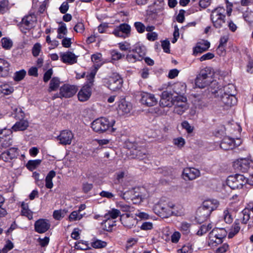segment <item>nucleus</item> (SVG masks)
<instances>
[{
  "instance_id": "obj_50",
  "label": "nucleus",
  "mask_w": 253,
  "mask_h": 253,
  "mask_svg": "<svg viewBox=\"0 0 253 253\" xmlns=\"http://www.w3.org/2000/svg\"><path fill=\"white\" fill-rule=\"evenodd\" d=\"M33 177L36 180V184L40 187L43 188L44 186V182L43 181V178H40V174L38 172H35L33 173Z\"/></svg>"
},
{
  "instance_id": "obj_63",
  "label": "nucleus",
  "mask_w": 253,
  "mask_h": 253,
  "mask_svg": "<svg viewBox=\"0 0 253 253\" xmlns=\"http://www.w3.org/2000/svg\"><path fill=\"white\" fill-rule=\"evenodd\" d=\"M245 20L250 23L253 22V12L246 11L243 15Z\"/></svg>"
},
{
  "instance_id": "obj_1",
  "label": "nucleus",
  "mask_w": 253,
  "mask_h": 253,
  "mask_svg": "<svg viewBox=\"0 0 253 253\" xmlns=\"http://www.w3.org/2000/svg\"><path fill=\"white\" fill-rule=\"evenodd\" d=\"M209 91L218 97L221 101V105L227 108L231 107L237 103V98L234 95L235 88L233 84H228L223 88L219 87L216 82L212 84V85L209 88Z\"/></svg>"
},
{
  "instance_id": "obj_17",
  "label": "nucleus",
  "mask_w": 253,
  "mask_h": 253,
  "mask_svg": "<svg viewBox=\"0 0 253 253\" xmlns=\"http://www.w3.org/2000/svg\"><path fill=\"white\" fill-rule=\"evenodd\" d=\"M121 221L123 225L127 228H131L137 223L135 218L132 215L125 214L121 216Z\"/></svg>"
},
{
  "instance_id": "obj_51",
  "label": "nucleus",
  "mask_w": 253,
  "mask_h": 253,
  "mask_svg": "<svg viewBox=\"0 0 253 253\" xmlns=\"http://www.w3.org/2000/svg\"><path fill=\"white\" fill-rule=\"evenodd\" d=\"M242 213L243 214L242 222L244 224H246L250 218V211L248 209H245L242 211Z\"/></svg>"
},
{
  "instance_id": "obj_27",
  "label": "nucleus",
  "mask_w": 253,
  "mask_h": 253,
  "mask_svg": "<svg viewBox=\"0 0 253 253\" xmlns=\"http://www.w3.org/2000/svg\"><path fill=\"white\" fill-rule=\"evenodd\" d=\"M210 46V43L208 41H203L197 43L193 48V54L196 55L207 50Z\"/></svg>"
},
{
  "instance_id": "obj_37",
  "label": "nucleus",
  "mask_w": 253,
  "mask_h": 253,
  "mask_svg": "<svg viewBox=\"0 0 253 253\" xmlns=\"http://www.w3.org/2000/svg\"><path fill=\"white\" fill-rule=\"evenodd\" d=\"M91 61L94 63L95 66L97 67L96 68H99L102 65V54L100 53H96L91 55Z\"/></svg>"
},
{
  "instance_id": "obj_38",
  "label": "nucleus",
  "mask_w": 253,
  "mask_h": 253,
  "mask_svg": "<svg viewBox=\"0 0 253 253\" xmlns=\"http://www.w3.org/2000/svg\"><path fill=\"white\" fill-rule=\"evenodd\" d=\"M60 83V81L58 78H53L50 82L48 91L51 92L56 90L59 86Z\"/></svg>"
},
{
  "instance_id": "obj_31",
  "label": "nucleus",
  "mask_w": 253,
  "mask_h": 253,
  "mask_svg": "<svg viewBox=\"0 0 253 253\" xmlns=\"http://www.w3.org/2000/svg\"><path fill=\"white\" fill-rule=\"evenodd\" d=\"M121 212L119 210L112 209L104 215L105 219L114 220L120 216Z\"/></svg>"
},
{
  "instance_id": "obj_19",
  "label": "nucleus",
  "mask_w": 253,
  "mask_h": 253,
  "mask_svg": "<svg viewBox=\"0 0 253 253\" xmlns=\"http://www.w3.org/2000/svg\"><path fill=\"white\" fill-rule=\"evenodd\" d=\"M233 166L238 170L246 172L250 168V161L246 159L237 160L234 162Z\"/></svg>"
},
{
  "instance_id": "obj_56",
  "label": "nucleus",
  "mask_w": 253,
  "mask_h": 253,
  "mask_svg": "<svg viewBox=\"0 0 253 253\" xmlns=\"http://www.w3.org/2000/svg\"><path fill=\"white\" fill-rule=\"evenodd\" d=\"M230 127L232 129H233V131L231 132V133L233 134H239L242 130L240 125L237 123L233 122L232 123Z\"/></svg>"
},
{
  "instance_id": "obj_30",
  "label": "nucleus",
  "mask_w": 253,
  "mask_h": 253,
  "mask_svg": "<svg viewBox=\"0 0 253 253\" xmlns=\"http://www.w3.org/2000/svg\"><path fill=\"white\" fill-rule=\"evenodd\" d=\"M198 76L204 78L206 80H207V81L211 82V86L212 85V84L215 82H212L211 73L210 68L206 67L201 70L200 73L198 75Z\"/></svg>"
},
{
  "instance_id": "obj_43",
  "label": "nucleus",
  "mask_w": 253,
  "mask_h": 253,
  "mask_svg": "<svg viewBox=\"0 0 253 253\" xmlns=\"http://www.w3.org/2000/svg\"><path fill=\"white\" fill-rule=\"evenodd\" d=\"M67 212L66 210H56L53 212V216L56 220H60L65 216Z\"/></svg>"
},
{
  "instance_id": "obj_39",
  "label": "nucleus",
  "mask_w": 253,
  "mask_h": 253,
  "mask_svg": "<svg viewBox=\"0 0 253 253\" xmlns=\"http://www.w3.org/2000/svg\"><path fill=\"white\" fill-rule=\"evenodd\" d=\"M240 230L239 221L236 220L228 234V238H232L237 234Z\"/></svg>"
},
{
  "instance_id": "obj_16",
  "label": "nucleus",
  "mask_w": 253,
  "mask_h": 253,
  "mask_svg": "<svg viewBox=\"0 0 253 253\" xmlns=\"http://www.w3.org/2000/svg\"><path fill=\"white\" fill-rule=\"evenodd\" d=\"M174 100L171 94L167 91H164L162 93L160 106L162 107H170L173 105Z\"/></svg>"
},
{
  "instance_id": "obj_11",
  "label": "nucleus",
  "mask_w": 253,
  "mask_h": 253,
  "mask_svg": "<svg viewBox=\"0 0 253 253\" xmlns=\"http://www.w3.org/2000/svg\"><path fill=\"white\" fill-rule=\"evenodd\" d=\"M18 156L17 149L14 147L11 148L4 151L0 155V160L5 162H11L15 159Z\"/></svg>"
},
{
  "instance_id": "obj_18",
  "label": "nucleus",
  "mask_w": 253,
  "mask_h": 253,
  "mask_svg": "<svg viewBox=\"0 0 253 253\" xmlns=\"http://www.w3.org/2000/svg\"><path fill=\"white\" fill-rule=\"evenodd\" d=\"M60 57L61 61L63 63L68 64L72 65L77 62L78 56L70 51L61 53Z\"/></svg>"
},
{
  "instance_id": "obj_6",
  "label": "nucleus",
  "mask_w": 253,
  "mask_h": 253,
  "mask_svg": "<svg viewBox=\"0 0 253 253\" xmlns=\"http://www.w3.org/2000/svg\"><path fill=\"white\" fill-rule=\"evenodd\" d=\"M247 179L242 174H235L228 177L227 184L232 189H240L246 184Z\"/></svg>"
},
{
  "instance_id": "obj_26",
  "label": "nucleus",
  "mask_w": 253,
  "mask_h": 253,
  "mask_svg": "<svg viewBox=\"0 0 253 253\" xmlns=\"http://www.w3.org/2000/svg\"><path fill=\"white\" fill-rule=\"evenodd\" d=\"M32 17L31 16L24 17L20 25V28L23 33H26L33 26Z\"/></svg>"
},
{
  "instance_id": "obj_2",
  "label": "nucleus",
  "mask_w": 253,
  "mask_h": 253,
  "mask_svg": "<svg viewBox=\"0 0 253 253\" xmlns=\"http://www.w3.org/2000/svg\"><path fill=\"white\" fill-rule=\"evenodd\" d=\"M226 10L222 6L217 7L211 11V19L213 26L216 28H221L225 23L226 13L230 16L232 11L233 4L226 0Z\"/></svg>"
},
{
  "instance_id": "obj_24",
  "label": "nucleus",
  "mask_w": 253,
  "mask_h": 253,
  "mask_svg": "<svg viewBox=\"0 0 253 253\" xmlns=\"http://www.w3.org/2000/svg\"><path fill=\"white\" fill-rule=\"evenodd\" d=\"M218 206L219 202L216 200L208 199L205 200L201 206L211 213L213 211L217 209Z\"/></svg>"
},
{
  "instance_id": "obj_64",
  "label": "nucleus",
  "mask_w": 253,
  "mask_h": 253,
  "mask_svg": "<svg viewBox=\"0 0 253 253\" xmlns=\"http://www.w3.org/2000/svg\"><path fill=\"white\" fill-rule=\"evenodd\" d=\"M158 34L156 32L148 33L146 35L147 39L149 41H155L158 39Z\"/></svg>"
},
{
  "instance_id": "obj_21",
  "label": "nucleus",
  "mask_w": 253,
  "mask_h": 253,
  "mask_svg": "<svg viewBox=\"0 0 253 253\" xmlns=\"http://www.w3.org/2000/svg\"><path fill=\"white\" fill-rule=\"evenodd\" d=\"M211 213L207 211L202 206L199 207L196 211V219L197 222L201 223L206 221L210 216Z\"/></svg>"
},
{
  "instance_id": "obj_53",
  "label": "nucleus",
  "mask_w": 253,
  "mask_h": 253,
  "mask_svg": "<svg viewBox=\"0 0 253 253\" xmlns=\"http://www.w3.org/2000/svg\"><path fill=\"white\" fill-rule=\"evenodd\" d=\"M26 74V72L24 70L16 72L14 74V80L15 81H20L25 77Z\"/></svg>"
},
{
  "instance_id": "obj_9",
  "label": "nucleus",
  "mask_w": 253,
  "mask_h": 253,
  "mask_svg": "<svg viewBox=\"0 0 253 253\" xmlns=\"http://www.w3.org/2000/svg\"><path fill=\"white\" fill-rule=\"evenodd\" d=\"M74 138V134L71 131L64 130L60 132L56 137L59 143L62 145H70Z\"/></svg>"
},
{
  "instance_id": "obj_3",
  "label": "nucleus",
  "mask_w": 253,
  "mask_h": 253,
  "mask_svg": "<svg viewBox=\"0 0 253 253\" xmlns=\"http://www.w3.org/2000/svg\"><path fill=\"white\" fill-rule=\"evenodd\" d=\"M115 124L114 120L110 121L108 119L105 117H100L94 120L91 123V128L96 132L102 133L110 130L111 132L116 130L113 127Z\"/></svg>"
},
{
  "instance_id": "obj_28",
  "label": "nucleus",
  "mask_w": 253,
  "mask_h": 253,
  "mask_svg": "<svg viewBox=\"0 0 253 253\" xmlns=\"http://www.w3.org/2000/svg\"><path fill=\"white\" fill-rule=\"evenodd\" d=\"M211 238H214L213 236H215L218 238L217 242L222 243V239L226 236L227 232L224 228H214L211 231Z\"/></svg>"
},
{
  "instance_id": "obj_35",
  "label": "nucleus",
  "mask_w": 253,
  "mask_h": 253,
  "mask_svg": "<svg viewBox=\"0 0 253 253\" xmlns=\"http://www.w3.org/2000/svg\"><path fill=\"white\" fill-rule=\"evenodd\" d=\"M21 208L22 215L27 217L29 219H32L33 218V212L29 209L28 205L23 202L21 204Z\"/></svg>"
},
{
  "instance_id": "obj_34",
  "label": "nucleus",
  "mask_w": 253,
  "mask_h": 253,
  "mask_svg": "<svg viewBox=\"0 0 253 253\" xmlns=\"http://www.w3.org/2000/svg\"><path fill=\"white\" fill-rule=\"evenodd\" d=\"M14 91L13 87L9 84H3L0 85V93L4 95H9Z\"/></svg>"
},
{
  "instance_id": "obj_29",
  "label": "nucleus",
  "mask_w": 253,
  "mask_h": 253,
  "mask_svg": "<svg viewBox=\"0 0 253 253\" xmlns=\"http://www.w3.org/2000/svg\"><path fill=\"white\" fill-rule=\"evenodd\" d=\"M29 126V123L27 120H22L14 125L12 129L15 131H23L27 129Z\"/></svg>"
},
{
  "instance_id": "obj_10",
  "label": "nucleus",
  "mask_w": 253,
  "mask_h": 253,
  "mask_svg": "<svg viewBox=\"0 0 253 253\" xmlns=\"http://www.w3.org/2000/svg\"><path fill=\"white\" fill-rule=\"evenodd\" d=\"M132 109L131 103L122 99L118 102L117 110L120 116H124L129 113Z\"/></svg>"
},
{
  "instance_id": "obj_48",
  "label": "nucleus",
  "mask_w": 253,
  "mask_h": 253,
  "mask_svg": "<svg viewBox=\"0 0 253 253\" xmlns=\"http://www.w3.org/2000/svg\"><path fill=\"white\" fill-rule=\"evenodd\" d=\"M1 44L3 48L5 49H9L13 45L12 41L9 39L3 38L1 39Z\"/></svg>"
},
{
  "instance_id": "obj_61",
  "label": "nucleus",
  "mask_w": 253,
  "mask_h": 253,
  "mask_svg": "<svg viewBox=\"0 0 253 253\" xmlns=\"http://www.w3.org/2000/svg\"><path fill=\"white\" fill-rule=\"evenodd\" d=\"M178 253H191L192 252V249L190 245H184L181 249L177 251Z\"/></svg>"
},
{
  "instance_id": "obj_59",
  "label": "nucleus",
  "mask_w": 253,
  "mask_h": 253,
  "mask_svg": "<svg viewBox=\"0 0 253 253\" xmlns=\"http://www.w3.org/2000/svg\"><path fill=\"white\" fill-rule=\"evenodd\" d=\"M119 47L122 51L130 50L131 49L130 44L129 43L124 42L118 43Z\"/></svg>"
},
{
  "instance_id": "obj_47",
  "label": "nucleus",
  "mask_w": 253,
  "mask_h": 253,
  "mask_svg": "<svg viewBox=\"0 0 253 253\" xmlns=\"http://www.w3.org/2000/svg\"><path fill=\"white\" fill-rule=\"evenodd\" d=\"M212 227V226L211 224H209L208 225H203L197 231V234L198 235L202 236L204 234L206 233L211 229Z\"/></svg>"
},
{
  "instance_id": "obj_33",
  "label": "nucleus",
  "mask_w": 253,
  "mask_h": 253,
  "mask_svg": "<svg viewBox=\"0 0 253 253\" xmlns=\"http://www.w3.org/2000/svg\"><path fill=\"white\" fill-rule=\"evenodd\" d=\"M56 173L54 170L50 171L46 175L45 179V187L48 189H51L53 186L52 179L55 176Z\"/></svg>"
},
{
  "instance_id": "obj_41",
  "label": "nucleus",
  "mask_w": 253,
  "mask_h": 253,
  "mask_svg": "<svg viewBox=\"0 0 253 253\" xmlns=\"http://www.w3.org/2000/svg\"><path fill=\"white\" fill-rule=\"evenodd\" d=\"M116 221L112 219H105L102 224L104 226V229L107 231L112 230V228L115 225Z\"/></svg>"
},
{
  "instance_id": "obj_22",
  "label": "nucleus",
  "mask_w": 253,
  "mask_h": 253,
  "mask_svg": "<svg viewBox=\"0 0 253 253\" xmlns=\"http://www.w3.org/2000/svg\"><path fill=\"white\" fill-rule=\"evenodd\" d=\"M139 193L138 188L132 189L124 193L123 198L124 199H130L135 203L140 202V199H139Z\"/></svg>"
},
{
  "instance_id": "obj_49",
  "label": "nucleus",
  "mask_w": 253,
  "mask_h": 253,
  "mask_svg": "<svg viewBox=\"0 0 253 253\" xmlns=\"http://www.w3.org/2000/svg\"><path fill=\"white\" fill-rule=\"evenodd\" d=\"M106 245V242L100 240H96L91 243L92 247L95 249L103 248L105 247Z\"/></svg>"
},
{
  "instance_id": "obj_44",
  "label": "nucleus",
  "mask_w": 253,
  "mask_h": 253,
  "mask_svg": "<svg viewBox=\"0 0 253 253\" xmlns=\"http://www.w3.org/2000/svg\"><path fill=\"white\" fill-rule=\"evenodd\" d=\"M139 191V199H140V202L147 199L150 195L148 191L144 188L141 187L138 188Z\"/></svg>"
},
{
  "instance_id": "obj_12",
  "label": "nucleus",
  "mask_w": 253,
  "mask_h": 253,
  "mask_svg": "<svg viewBox=\"0 0 253 253\" xmlns=\"http://www.w3.org/2000/svg\"><path fill=\"white\" fill-rule=\"evenodd\" d=\"M77 91V88L74 85L64 84L60 88L59 95L60 97H71Z\"/></svg>"
},
{
  "instance_id": "obj_52",
  "label": "nucleus",
  "mask_w": 253,
  "mask_h": 253,
  "mask_svg": "<svg viewBox=\"0 0 253 253\" xmlns=\"http://www.w3.org/2000/svg\"><path fill=\"white\" fill-rule=\"evenodd\" d=\"M229 40L228 35L222 36L220 39V43L217 49L222 51L224 50L223 46L226 44Z\"/></svg>"
},
{
  "instance_id": "obj_45",
  "label": "nucleus",
  "mask_w": 253,
  "mask_h": 253,
  "mask_svg": "<svg viewBox=\"0 0 253 253\" xmlns=\"http://www.w3.org/2000/svg\"><path fill=\"white\" fill-rule=\"evenodd\" d=\"M120 31L123 34H125L126 37H128L130 35L131 27L130 26L126 23L121 24L118 27Z\"/></svg>"
},
{
  "instance_id": "obj_36",
  "label": "nucleus",
  "mask_w": 253,
  "mask_h": 253,
  "mask_svg": "<svg viewBox=\"0 0 253 253\" xmlns=\"http://www.w3.org/2000/svg\"><path fill=\"white\" fill-rule=\"evenodd\" d=\"M210 83H211V82L198 76L195 79V85L199 88H204L208 86Z\"/></svg>"
},
{
  "instance_id": "obj_62",
  "label": "nucleus",
  "mask_w": 253,
  "mask_h": 253,
  "mask_svg": "<svg viewBox=\"0 0 253 253\" xmlns=\"http://www.w3.org/2000/svg\"><path fill=\"white\" fill-rule=\"evenodd\" d=\"M84 25L82 22H78L74 27V30L77 33H83L84 31Z\"/></svg>"
},
{
  "instance_id": "obj_57",
  "label": "nucleus",
  "mask_w": 253,
  "mask_h": 253,
  "mask_svg": "<svg viewBox=\"0 0 253 253\" xmlns=\"http://www.w3.org/2000/svg\"><path fill=\"white\" fill-rule=\"evenodd\" d=\"M181 126L182 128L185 129L188 133H191L193 131L194 127L191 126L186 121H185L181 123Z\"/></svg>"
},
{
  "instance_id": "obj_7",
  "label": "nucleus",
  "mask_w": 253,
  "mask_h": 253,
  "mask_svg": "<svg viewBox=\"0 0 253 253\" xmlns=\"http://www.w3.org/2000/svg\"><path fill=\"white\" fill-rule=\"evenodd\" d=\"M12 131L4 128L0 130V148L5 149L12 144Z\"/></svg>"
},
{
  "instance_id": "obj_13",
  "label": "nucleus",
  "mask_w": 253,
  "mask_h": 253,
  "mask_svg": "<svg viewBox=\"0 0 253 253\" xmlns=\"http://www.w3.org/2000/svg\"><path fill=\"white\" fill-rule=\"evenodd\" d=\"M140 102L147 106H153L157 104L158 100L154 94L143 92L141 94Z\"/></svg>"
},
{
  "instance_id": "obj_60",
  "label": "nucleus",
  "mask_w": 253,
  "mask_h": 253,
  "mask_svg": "<svg viewBox=\"0 0 253 253\" xmlns=\"http://www.w3.org/2000/svg\"><path fill=\"white\" fill-rule=\"evenodd\" d=\"M111 54L112 59L114 60H118L124 56V55H122L120 52L115 50L111 51Z\"/></svg>"
},
{
  "instance_id": "obj_4",
  "label": "nucleus",
  "mask_w": 253,
  "mask_h": 253,
  "mask_svg": "<svg viewBox=\"0 0 253 253\" xmlns=\"http://www.w3.org/2000/svg\"><path fill=\"white\" fill-rule=\"evenodd\" d=\"M154 210L157 214L164 218L176 214L175 205L172 203H159L155 206Z\"/></svg>"
},
{
  "instance_id": "obj_42",
  "label": "nucleus",
  "mask_w": 253,
  "mask_h": 253,
  "mask_svg": "<svg viewBox=\"0 0 253 253\" xmlns=\"http://www.w3.org/2000/svg\"><path fill=\"white\" fill-rule=\"evenodd\" d=\"M41 162V160H30L28 162L26 167L28 169L32 171L40 165Z\"/></svg>"
},
{
  "instance_id": "obj_8",
  "label": "nucleus",
  "mask_w": 253,
  "mask_h": 253,
  "mask_svg": "<svg viewBox=\"0 0 253 253\" xmlns=\"http://www.w3.org/2000/svg\"><path fill=\"white\" fill-rule=\"evenodd\" d=\"M173 112L179 115L182 114L188 108L187 99L183 96H176L174 100Z\"/></svg>"
},
{
  "instance_id": "obj_40",
  "label": "nucleus",
  "mask_w": 253,
  "mask_h": 253,
  "mask_svg": "<svg viewBox=\"0 0 253 253\" xmlns=\"http://www.w3.org/2000/svg\"><path fill=\"white\" fill-rule=\"evenodd\" d=\"M57 38L58 39H62L64 38L65 35H66L67 33V29L65 23L61 24L57 29Z\"/></svg>"
},
{
  "instance_id": "obj_5",
  "label": "nucleus",
  "mask_w": 253,
  "mask_h": 253,
  "mask_svg": "<svg viewBox=\"0 0 253 253\" xmlns=\"http://www.w3.org/2000/svg\"><path fill=\"white\" fill-rule=\"evenodd\" d=\"M104 83L110 90L116 91L120 89L123 86V80L118 73H113L108 79H105Z\"/></svg>"
},
{
  "instance_id": "obj_15",
  "label": "nucleus",
  "mask_w": 253,
  "mask_h": 253,
  "mask_svg": "<svg viewBox=\"0 0 253 253\" xmlns=\"http://www.w3.org/2000/svg\"><path fill=\"white\" fill-rule=\"evenodd\" d=\"M50 227L49 221L45 219H40L35 223V230L39 233H43Z\"/></svg>"
},
{
  "instance_id": "obj_55",
  "label": "nucleus",
  "mask_w": 253,
  "mask_h": 253,
  "mask_svg": "<svg viewBox=\"0 0 253 253\" xmlns=\"http://www.w3.org/2000/svg\"><path fill=\"white\" fill-rule=\"evenodd\" d=\"M134 26L137 32L139 34L143 33L145 31V25L140 22H136L134 24Z\"/></svg>"
},
{
  "instance_id": "obj_46",
  "label": "nucleus",
  "mask_w": 253,
  "mask_h": 253,
  "mask_svg": "<svg viewBox=\"0 0 253 253\" xmlns=\"http://www.w3.org/2000/svg\"><path fill=\"white\" fill-rule=\"evenodd\" d=\"M144 51H142L139 56L136 55H133L132 54H128L126 56V59L128 62H134L136 60H140L142 57L144 55Z\"/></svg>"
},
{
  "instance_id": "obj_14",
  "label": "nucleus",
  "mask_w": 253,
  "mask_h": 253,
  "mask_svg": "<svg viewBox=\"0 0 253 253\" xmlns=\"http://www.w3.org/2000/svg\"><path fill=\"white\" fill-rule=\"evenodd\" d=\"M200 175V171L193 168H186L183 170L182 176L185 180H192Z\"/></svg>"
},
{
  "instance_id": "obj_25",
  "label": "nucleus",
  "mask_w": 253,
  "mask_h": 253,
  "mask_svg": "<svg viewBox=\"0 0 253 253\" xmlns=\"http://www.w3.org/2000/svg\"><path fill=\"white\" fill-rule=\"evenodd\" d=\"M10 64L5 60L0 59V77H7L10 73Z\"/></svg>"
},
{
  "instance_id": "obj_23",
  "label": "nucleus",
  "mask_w": 253,
  "mask_h": 253,
  "mask_svg": "<svg viewBox=\"0 0 253 253\" xmlns=\"http://www.w3.org/2000/svg\"><path fill=\"white\" fill-rule=\"evenodd\" d=\"M238 144L236 143L234 138L225 137L220 143V147L225 150L232 149Z\"/></svg>"
},
{
  "instance_id": "obj_54",
  "label": "nucleus",
  "mask_w": 253,
  "mask_h": 253,
  "mask_svg": "<svg viewBox=\"0 0 253 253\" xmlns=\"http://www.w3.org/2000/svg\"><path fill=\"white\" fill-rule=\"evenodd\" d=\"M42 49V45L40 43H35L32 48V54L34 56L37 57L39 55Z\"/></svg>"
},
{
  "instance_id": "obj_32",
  "label": "nucleus",
  "mask_w": 253,
  "mask_h": 253,
  "mask_svg": "<svg viewBox=\"0 0 253 253\" xmlns=\"http://www.w3.org/2000/svg\"><path fill=\"white\" fill-rule=\"evenodd\" d=\"M85 214V212L80 213L79 211H72L69 216L68 220L70 222H74L81 220Z\"/></svg>"
},
{
  "instance_id": "obj_20",
  "label": "nucleus",
  "mask_w": 253,
  "mask_h": 253,
  "mask_svg": "<svg viewBox=\"0 0 253 253\" xmlns=\"http://www.w3.org/2000/svg\"><path fill=\"white\" fill-rule=\"evenodd\" d=\"M91 94V89L89 85H84L79 91L78 94V99L80 101L84 102L87 100Z\"/></svg>"
},
{
  "instance_id": "obj_58",
  "label": "nucleus",
  "mask_w": 253,
  "mask_h": 253,
  "mask_svg": "<svg viewBox=\"0 0 253 253\" xmlns=\"http://www.w3.org/2000/svg\"><path fill=\"white\" fill-rule=\"evenodd\" d=\"M173 142L174 145L180 148L183 147L185 144L184 139L181 137L174 139Z\"/></svg>"
}]
</instances>
